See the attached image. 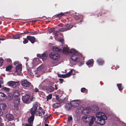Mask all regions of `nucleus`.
I'll list each match as a JSON object with an SVG mask.
<instances>
[{
	"mask_svg": "<svg viewBox=\"0 0 126 126\" xmlns=\"http://www.w3.org/2000/svg\"><path fill=\"white\" fill-rule=\"evenodd\" d=\"M7 84L9 86H11L13 88L16 87L19 84V82L12 81H9Z\"/></svg>",
	"mask_w": 126,
	"mask_h": 126,
	"instance_id": "0eeeda50",
	"label": "nucleus"
},
{
	"mask_svg": "<svg viewBox=\"0 0 126 126\" xmlns=\"http://www.w3.org/2000/svg\"><path fill=\"white\" fill-rule=\"evenodd\" d=\"M3 61L1 59H0V66H1L3 63Z\"/></svg>",
	"mask_w": 126,
	"mask_h": 126,
	"instance_id": "5fc2aeb1",
	"label": "nucleus"
},
{
	"mask_svg": "<svg viewBox=\"0 0 126 126\" xmlns=\"http://www.w3.org/2000/svg\"><path fill=\"white\" fill-rule=\"evenodd\" d=\"M72 117L71 116L69 117L68 118L67 121L70 122V121L72 120Z\"/></svg>",
	"mask_w": 126,
	"mask_h": 126,
	"instance_id": "37998d69",
	"label": "nucleus"
},
{
	"mask_svg": "<svg viewBox=\"0 0 126 126\" xmlns=\"http://www.w3.org/2000/svg\"><path fill=\"white\" fill-rule=\"evenodd\" d=\"M20 34H16L15 35H14L13 36V39H18L20 37V36H19V35Z\"/></svg>",
	"mask_w": 126,
	"mask_h": 126,
	"instance_id": "cd10ccee",
	"label": "nucleus"
},
{
	"mask_svg": "<svg viewBox=\"0 0 126 126\" xmlns=\"http://www.w3.org/2000/svg\"><path fill=\"white\" fill-rule=\"evenodd\" d=\"M30 97V96L28 94H26L22 97V100L23 102L25 103H27Z\"/></svg>",
	"mask_w": 126,
	"mask_h": 126,
	"instance_id": "1a4fd4ad",
	"label": "nucleus"
},
{
	"mask_svg": "<svg viewBox=\"0 0 126 126\" xmlns=\"http://www.w3.org/2000/svg\"><path fill=\"white\" fill-rule=\"evenodd\" d=\"M4 124L2 123H0V126H3Z\"/></svg>",
	"mask_w": 126,
	"mask_h": 126,
	"instance_id": "0e129e2a",
	"label": "nucleus"
},
{
	"mask_svg": "<svg viewBox=\"0 0 126 126\" xmlns=\"http://www.w3.org/2000/svg\"><path fill=\"white\" fill-rule=\"evenodd\" d=\"M16 72H21L22 70V64H18L16 68Z\"/></svg>",
	"mask_w": 126,
	"mask_h": 126,
	"instance_id": "f8f14e48",
	"label": "nucleus"
},
{
	"mask_svg": "<svg viewBox=\"0 0 126 126\" xmlns=\"http://www.w3.org/2000/svg\"><path fill=\"white\" fill-rule=\"evenodd\" d=\"M49 56L52 59L55 60L58 59L60 57L58 53L55 52H52L50 53Z\"/></svg>",
	"mask_w": 126,
	"mask_h": 126,
	"instance_id": "39448f33",
	"label": "nucleus"
},
{
	"mask_svg": "<svg viewBox=\"0 0 126 126\" xmlns=\"http://www.w3.org/2000/svg\"><path fill=\"white\" fill-rule=\"evenodd\" d=\"M59 80L60 81V83H63V79H59Z\"/></svg>",
	"mask_w": 126,
	"mask_h": 126,
	"instance_id": "864d4df0",
	"label": "nucleus"
},
{
	"mask_svg": "<svg viewBox=\"0 0 126 126\" xmlns=\"http://www.w3.org/2000/svg\"><path fill=\"white\" fill-rule=\"evenodd\" d=\"M6 107V105L4 104H0V110H4Z\"/></svg>",
	"mask_w": 126,
	"mask_h": 126,
	"instance_id": "412c9836",
	"label": "nucleus"
},
{
	"mask_svg": "<svg viewBox=\"0 0 126 126\" xmlns=\"http://www.w3.org/2000/svg\"><path fill=\"white\" fill-rule=\"evenodd\" d=\"M45 126H48V125L47 124H45Z\"/></svg>",
	"mask_w": 126,
	"mask_h": 126,
	"instance_id": "774afa93",
	"label": "nucleus"
},
{
	"mask_svg": "<svg viewBox=\"0 0 126 126\" xmlns=\"http://www.w3.org/2000/svg\"><path fill=\"white\" fill-rule=\"evenodd\" d=\"M96 62L99 65H102L104 63V61L101 58H99L97 59Z\"/></svg>",
	"mask_w": 126,
	"mask_h": 126,
	"instance_id": "4468645a",
	"label": "nucleus"
},
{
	"mask_svg": "<svg viewBox=\"0 0 126 126\" xmlns=\"http://www.w3.org/2000/svg\"><path fill=\"white\" fill-rule=\"evenodd\" d=\"M52 97V94H51L48 95L47 97V100L48 101L49 100L51 99Z\"/></svg>",
	"mask_w": 126,
	"mask_h": 126,
	"instance_id": "72a5a7b5",
	"label": "nucleus"
},
{
	"mask_svg": "<svg viewBox=\"0 0 126 126\" xmlns=\"http://www.w3.org/2000/svg\"><path fill=\"white\" fill-rule=\"evenodd\" d=\"M21 85L23 86L26 87H29L30 86L33 87L31 83L29 82L27 80H23L20 82Z\"/></svg>",
	"mask_w": 126,
	"mask_h": 126,
	"instance_id": "423d86ee",
	"label": "nucleus"
},
{
	"mask_svg": "<svg viewBox=\"0 0 126 126\" xmlns=\"http://www.w3.org/2000/svg\"><path fill=\"white\" fill-rule=\"evenodd\" d=\"M20 95V93L17 90H15L14 91L13 95V96L15 97H17L18 96Z\"/></svg>",
	"mask_w": 126,
	"mask_h": 126,
	"instance_id": "aec40b11",
	"label": "nucleus"
},
{
	"mask_svg": "<svg viewBox=\"0 0 126 126\" xmlns=\"http://www.w3.org/2000/svg\"><path fill=\"white\" fill-rule=\"evenodd\" d=\"M5 61L9 63H11L12 62L11 60L10 59H5Z\"/></svg>",
	"mask_w": 126,
	"mask_h": 126,
	"instance_id": "de8ad7c7",
	"label": "nucleus"
},
{
	"mask_svg": "<svg viewBox=\"0 0 126 126\" xmlns=\"http://www.w3.org/2000/svg\"><path fill=\"white\" fill-rule=\"evenodd\" d=\"M66 19L68 20L69 22H72V18L71 17H67L66 18Z\"/></svg>",
	"mask_w": 126,
	"mask_h": 126,
	"instance_id": "a18cd8bd",
	"label": "nucleus"
},
{
	"mask_svg": "<svg viewBox=\"0 0 126 126\" xmlns=\"http://www.w3.org/2000/svg\"><path fill=\"white\" fill-rule=\"evenodd\" d=\"M96 117L94 118V116L90 118L88 115H85L82 116V119L84 122L85 123H89L90 126H92L94 123V120L95 122L101 125H103L105 123V120L107 119V118L103 113L101 112H98L96 114Z\"/></svg>",
	"mask_w": 126,
	"mask_h": 126,
	"instance_id": "f257e3e1",
	"label": "nucleus"
},
{
	"mask_svg": "<svg viewBox=\"0 0 126 126\" xmlns=\"http://www.w3.org/2000/svg\"><path fill=\"white\" fill-rule=\"evenodd\" d=\"M84 63V61H83L81 62H80L79 63V66H81Z\"/></svg>",
	"mask_w": 126,
	"mask_h": 126,
	"instance_id": "09e8293b",
	"label": "nucleus"
},
{
	"mask_svg": "<svg viewBox=\"0 0 126 126\" xmlns=\"http://www.w3.org/2000/svg\"><path fill=\"white\" fill-rule=\"evenodd\" d=\"M58 76L60 78H66V76H65V74L63 75L59 74L58 75Z\"/></svg>",
	"mask_w": 126,
	"mask_h": 126,
	"instance_id": "e433bc0d",
	"label": "nucleus"
},
{
	"mask_svg": "<svg viewBox=\"0 0 126 126\" xmlns=\"http://www.w3.org/2000/svg\"><path fill=\"white\" fill-rule=\"evenodd\" d=\"M69 53L72 54V55H74L76 56L79 55V53L77 51H75L74 49H71L69 51Z\"/></svg>",
	"mask_w": 126,
	"mask_h": 126,
	"instance_id": "dca6fc26",
	"label": "nucleus"
},
{
	"mask_svg": "<svg viewBox=\"0 0 126 126\" xmlns=\"http://www.w3.org/2000/svg\"><path fill=\"white\" fill-rule=\"evenodd\" d=\"M69 49V48L67 47H63V53L64 54H67L69 53V52L68 51Z\"/></svg>",
	"mask_w": 126,
	"mask_h": 126,
	"instance_id": "2eb2a0df",
	"label": "nucleus"
},
{
	"mask_svg": "<svg viewBox=\"0 0 126 126\" xmlns=\"http://www.w3.org/2000/svg\"><path fill=\"white\" fill-rule=\"evenodd\" d=\"M45 110H44L43 109H42L41 111V112L43 114H44L45 113Z\"/></svg>",
	"mask_w": 126,
	"mask_h": 126,
	"instance_id": "bf43d9fd",
	"label": "nucleus"
},
{
	"mask_svg": "<svg viewBox=\"0 0 126 126\" xmlns=\"http://www.w3.org/2000/svg\"><path fill=\"white\" fill-rule=\"evenodd\" d=\"M59 32V31H58H58H54L53 33V34L55 35V36H57L59 35V34H58Z\"/></svg>",
	"mask_w": 126,
	"mask_h": 126,
	"instance_id": "f704fd0d",
	"label": "nucleus"
},
{
	"mask_svg": "<svg viewBox=\"0 0 126 126\" xmlns=\"http://www.w3.org/2000/svg\"><path fill=\"white\" fill-rule=\"evenodd\" d=\"M2 89V90L6 92H9L10 90V88L5 87H3Z\"/></svg>",
	"mask_w": 126,
	"mask_h": 126,
	"instance_id": "473e14b6",
	"label": "nucleus"
},
{
	"mask_svg": "<svg viewBox=\"0 0 126 126\" xmlns=\"http://www.w3.org/2000/svg\"><path fill=\"white\" fill-rule=\"evenodd\" d=\"M30 32H28L27 31H26V32H25L23 33H21L20 34H27V33H28L30 34Z\"/></svg>",
	"mask_w": 126,
	"mask_h": 126,
	"instance_id": "603ef678",
	"label": "nucleus"
},
{
	"mask_svg": "<svg viewBox=\"0 0 126 126\" xmlns=\"http://www.w3.org/2000/svg\"><path fill=\"white\" fill-rule=\"evenodd\" d=\"M44 119L45 120H48V115H47L46 114L44 117Z\"/></svg>",
	"mask_w": 126,
	"mask_h": 126,
	"instance_id": "a19ab883",
	"label": "nucleus"
},
{
	"mask_svg": "<svg viewBox=\"0 0 126 126\" xmlns=\"http://www.w3.org/2000/svg\"><path fill=\"white\" fill-rule=\"evenodd\" d=\"M64 26L65 28H62L58 29L59 31L63 32L68 31L73 27V25L70 23H67L65 24Z\"/></svg>",
	"mask_w": 126,
	"mask_h": 126,
	"instance_id": "20e7f679",
	"label": "nucleus"
},
{
	"mask_svg": "<svg viewBox=\"0 0 126 126\" xmlns=\"http://www.w3.org/2000/svg\"><path fill=\"white\" fill-rule=\"evenodd\" d=\"M25 126H33L29 124H26L25 125Z\"/></svg>",
	"mask_w": 126,
	"mask_h": 126,
	"instance_id": "052dcab7",
	"label": "nucleus"
},
{
	"mask_svg": "<svg viewBox=\"0 0 126 126\" xmlns=\"http://www.w3.org/2000/svg\"><path fill=\"white\" fill-rule=\"evenodd\" d=\"M54 29L53 28L50 29L49 31V32L50 33H52L54 31Z\"/></svg>",
	"mask_w": 126,
	"mask_h": 126,
	"instance_id": "3c124183",
	"label": "nucleus"
},
{
	"mask_svg": "<svg viewBox=\"0 0 126 126\" xmlns=\"http://www.w3.org/2000/svg\"><path fill=\"white\" fill-rule=\"evenodd\" d=\"M91 107H87L84 109V110H86V112L88 113L90 111H91Z\"/></svg>",
	"mask_w": 126,
	"mask_h": 126,
	"instance_id": "5701e85b",
	"label": "nucleus"
},
{
	"mask_svg": "<svg viewBox=\"0 0 126 126\" xmlns=\"http://www.w3.org/2000/svg\"><path fill=\"white\" fill-rule=\"evenodd\" d=\"M86 88H81V91L82 92H84L85 91Z\"/></svg>",
	"mask_w": 126,
	"mask_h": 126,
	"instance_id": "8fccbe9b",
	"label": "nucleus"
},
{
	"mask_svg": "<svg viewBox=\"0 0 126 126\" xmlns=\"http://www.w3.org/2000/svg\"><path fill=\"white\" fill-rule=\"evenodd\" d=\"M6 117L10 121L12 120L14 118V117L13 115L9 113L6 115Z\"/></svg>",
	"mask_w": 126,
	"mask_h": 126,
	"instance_id": "ddd939ff",
	"label": "nucleus"
},
{
	"mask_svg": "<svg viewBox=\"0 0 126 126\" xmlns=\"http://www.w3.org/2000/svg\"><path fill=\"white\" fill-rule=\"evenodd\" d=\"M36 110H35L34 112V114L35 113V114L36 115H38L39 116H41V118H42L43 117V116H41L42 114L41 113L40 111H36Z\"/></svg>",
	"mask_w": 126,
	"mask_h": 126,
	"instance_id": "393cba45",
	"label": "nucleus"
},
{
	"mask_svg": "<svg viewBox=\"0 0 126 126\" xmlns=\"http://www.w3.org/2000/svg\"><path fill=\"white\" fill-rule=\"evenodd\" d=\"M83 18L82 17L80 19V21H79V22H82L83 21Z\"/></svg>",
	"mask_w": 126,
	"mask_h": 126,
	"instance_id": "e2e57ef3",
	"label": "nucleus"
},
{
	"mask_svg": "<svg viewBox=\"0 0 126 126\" xmlns=\"http://www.w3.org/2000/svg\"><path fill=\"white\" fill-rule=\"evenodd\" d=\"M18 61H16L14 62V64L15 65H16L18 63Z\"/></svg>",
	"mask_w": 126,
	"mask_h": 126,
	"instance_id": "680f3d73",
	"label": "nucleus"
},
{
	"mask_svg": "<svg viewBox=\"0 0 126 126\" xmlns=\"http://www.w3.org/2000/svg\"><path fill=\"white\" fill-rule=\"evenodd\" d=\"M44 66L43 65H41L38 67L37 68V69L38 70H41L44 68Z\"/></svg>",
	"mask_w": 126,
	"mask_h": 126,
	"instance_id": "2f4dec72",
	"label": "nucleus"
},
{
	"mask_svg": "<svg viewBox=\"0 0 126 126\" xmlns=\"http://www.w3.org/2000/svg\"><path fill=\"white\" fill-rule=\"evenodd\" d=\"M80 103V102L78 100L72 101L69 104L66 105V106L68 105V108L69 110L71 109L72 107L76 108L78 106Z\"/></svg>",
	"mask_w": 126,
	"mask_h": 126,
	"instance_id": "7ed1b4c3",
	"label": "nucleus"
},
{
	"mask_svg": "<svg viewBox=\"0 0 126 126\" xmlns=\"http://www.w3.org/2000/svg\"><path fill=\"white\" fill-rule=\"evenodd\" d=\"M20 99L18 98H16L14 102V109L17 110L19 109L18 105L19 104Z\"/></svg>",
	"mask_w": 126,
	"mask_h": 126,
	"instance_id": "6e6552de",
	"label": "nucleus"
},
{
	"mask_svg": "<svg viewBox=\"0 0 126 126\" xmlns=\"http://www.w3.org/2000/svg\"><path fill=\"white\" fill-rule=\"evenodd\" d=\"M34 91L35 92H37L39 91V90L37 88H36L34 89Z\"/></svg>",
	"mask_w": 126,
	"mask_h": 126,
	"instance_id": "6e6d98bb",
	"label": "nucleus"
},
{
	"mask_svg": "<svg viewBox=\"0 0 126 126\" xmlns=\"http://www.w3.org/2000/svg\"><path fill=\"white\" fill-rule=\"evenodd\" d=\"M28 40L27 38H25L24 41L23 42L24 44H26L28 43Z\"/></svg>",
	"mask_w": 126,
	"mask_h": 126,
	"instance_id": "58836bf2",
	"label": "nucleus"
},
{
	"mask_svg": "<svg viewBox=\"0 0 126 126\" xmlns=\"http://www.w3.org/2000/svg\"><path fill=\"white\" fill-rule=\"evenodd\" d=\"M54 89V88L52 86L49 87L48 88V90L50 92H52Z\"/></svg>",
	"mask_w": 126,
	"mask_h": 126,
	"instance_id": "c756f323",
	"label": "nucleus"
},
{
	"mask_svg": "<svg viewBox=\"0 0 126 126\" xmlns=\"http://www.w3.org/2000/svg\"><path fill=\"white\" fill-rule=\"evenodd\" d=\"M27 38L32 44L36 42V38L34 36L28 35L27 37Z\"/></svg>",
	"mask_w": 126,
	"mask_h": 126,
	"instance_id": "9d476101",
	"label": "nucleus"
},
{
	"mask_svg": "<svg viewBox=\"0 0 126 126\" xmlns=\"http://www.w3.org/2000/svg\"><path fill=\"white\" fill-rule=\"evenodd\" d=\"M61 42L62 44H63V39H60L59 40Z\"/></svg>",
	"mask_w": 126,
	"mask_h": 126,
	"instance_id": "13d9d810",
	"label": "nucleus"
},
{
	"mask_svg": "<svg viewBox=\"0 0 126 126\" xmlns=\"http://www.w3.org/2000/svg\"><path fill=\"white\" fill-rule=\"evenodd\" d=\"M61 48H59L58 47L55 46H53L52 48V49L53 50L57 52L60 51L61 50Z\"/></svg>",
	"mask_w": 126,
	"mask_h": 126,
	"instance_id": "4be33fe9",
	"label": "nucleus"
},
{
	"mask_svg": "<svg viewBox=\"0 0 126 126\" xmlns=\"http://www.w3.org/2000/svg\"><path fill=\"white\" fill-rule=\"evenodd\" d=\"M61 106V104L60 102H59L58 103H55L53 105V107L55 108V109H56L59 108Z\"/></svg>",
	"mask_w": 126,
	"mask_h": 126,
	"instance_id": "f3484780",
	"label": "nucleus"
},
{
	"mask_svg": "<svg viewBox=\"0 0 126 126\" xmlns=\"http://www.w3.org/2000/svg\"><path fill=\"white\" fill-rule=\"evenodd\" d=\"M39 110H41L43 109L41 107H39Z\"/></svg>",
	"mask_w": 126,
	"mask_h": 126,
	"instance_id": "338daca9",
	"label": "nucleus"
},
{
	"mask_svg": "<svg viewBox=\"0 0 126 126\" xmlns=\"http://www.w3.org/2000/svg\"><path fill=\"white\" fill-rule=\"evenodd\" d=\"M12 67V65H9L6 67V71H10Z\"/></svg>",
	"mask_w": 126,
	"mask_h": 126,
	"instance_id": "bb28decb",
	"label": "nucleus"
},
{
	"mask_svg": "<svg viewBox=\"0 0 126 126\" xmlns=\"http://www.w3.org/2000/svg\"><path fill=\"white\" fill-rule=\"evenodd\" d=\"M37 32L36 31H35L34 32H30L29 34L31 35H35L37 34Z\"/></svg>",
	"mask_w": 126,
	"mask_h": 126,
	"instance_id": "c9c22d12",
	"label": "nucleus"
},
{
	"mask_svg": "<svg viewBox=\"0 0 126 126\" xmlns=\"http://www.w3.org/2000/svg\"><path fill=\"white\" fill-rule=\"evenodd\" d=\"M3 78L2 77H0V84H3Z\"/></svg>",
	"mask_w": 126,
	"mask_h": 126,
	"instance_id": "49530a36",
	"label": "nucleus"
},
{
	"mask_svg": "<svg viewBox=\"0 0 126 126\" xmlns=\"http://www.w3.org/2000/svg\"><path fill=\"white\" fill-rule=\"evenodd\" d=\"M73 18L76 20H78L80 18L79 16H75L73 17Z\"/></svg>",
	"mask_w": 126,
	"mask_h": 126,
	"instance_id": "4c0bfd02",
	"label": "nucleus"
},
{
	"mask_svg": "<svg viewBox=\"0 0 126 126\" xmlns=\"http://www.w3.org/2000/svg\"><path fill=\"white\" fill-rule=\"evenodd\" d=\"M39 88L42 90H45L47 89L46 86L43 85H40L39 86Z\"/></svg>",
	"mask_w": 126,
	"mask_h": 126,
	"instance_id": "7c9ffc66",
	"label": "nucleus"
},
{
	"mask_svg": "<svg viewBox=\"0 0 126 126\" xmlns=\"http://www.w3.org/2000/svg\"><path fill=\"white\" fill-rule=\"evenodd\" d=\"M117 86L118 87L119 90H121L123 89V88L122 86V84L121 83L118 84Z\"/></svg>",
	"mask_w": 126,
	"mask_h": 126,
	"instance_id": "a878e982",
	"label": "nucleus"
},
{
	"mask_svg": "<svg viewBox=\"0 0 126 126\" xmlns=\"http://www.w3.org/2000/svg\"><path fill=\"white\" fill-rule=\"evenodd\" d=\"M56 99L58 100V102H60V101H59V100H60V99H59V97L57 96V95H56Z\"/></svg>",
	"mask_w": 126,
	"mask_h": 126,
	"instance_id": "4d7b16f0",
	"label": "nucleus"
},
{
	"mask_svg": "<svg viewBox=\"0 0 126 126\" xmlns=\"http://www.w3.org/2000/svg\"><path fill=\"white\" fill-rule=\"evenodd\" d=\"M78 55H78L76 56L72 55L71 57V59L72 60L74 61L77 62H78L80 60L79 58L77 57V56Z\"/></svg>",
	"mask_w": 126,
	"mask_h": 126,
	"instance_id": "9b49d317",
	"label": "nucleus"
},
{
	"mask_svg": "<svg viewBox=\"0 0 126 126\" xmlns=\"http://www.w3.org/2000/svg\"><path fill=\"white\" fill-rule=\"evenodd\" d=\"M0 95L2 97L6 98V96L5 94L3 93H0Z\"/></svg>",
	"mask_w": 126,
	"mask_h": 126,
	"instance_id": "ea45409f",
	"label": "nucleus"
},
{
	"mask_svg": "<svg viewBox=\"0 0 126 126\" xmlns=\"http://www.w3.org/2000/svg\"><path fill=\"white\" fill-rule=\"evenodd\" d=\"M94 61L93 59H90L86 62V64L88 66L93 65L94 64Z\"/></svg>",
	"mask_w": 126,
	"mask_h": 126,
	"instance_id": "a211bd4d",
	"label": "nucleus"
},
{
	"mask_svg": "<svg viewBox=\"0 0 126 126\" xmlns=\"http://www.w3.org/2000/svg\"><path fill=\"white\" fill-rule=\"evenodd\" d=\"M37 107L38 105L37 104L35 103L33 104L32 108L30 110L31 116L28 119V124L33 126V122L34 118V112L35 110H36Z\"/></svg>",
	"mask_w": 126,
	"mask_h": 126,
	"instance_id": "f03ea898",
	"label": "nucleus"
},
{
	"mask_svg": "<svg viewBox=\"0 0 126 126\" xmlns=\"http://www.w3.org/2000/svg\"><path fill=\"white\" fill-rule=\"evenodd\" d=\"M64 15L65 14L64 13L61 12L60 14L56 15L54 16L58 18L61 17L62 16H64Z\"/></svg>",
	"mask_w": 126,
	"mask_h": 126,
	"instance_id": "b1692460",
	"label": "nucleus"
},
{
	"mask_svg": "<svg viewBox=\"0 0 126 126\" xmlns=\"http://www.w3.org/2000/svg\"><path fill=\"white\" fill-rule=\"evenodd\" d=\"M5 39L4 38H1L0 39V40L3 41Z\"/></svg>",
	"mask_w": 126,
	"mask_h": 126,
	"instance_id": "69168bd1",
	"label": "nucleus"
},
{
	"mask_svg": "<svg viewBox=\"0 0 126 126\" xmlns=\"http://www.w3.org/2000/svg\"><path fill=\"white\" fill-rule=\"evenodd\" d=\"M73 71V70H71L69 72L66 74H65L66 78L70 77L71 75V73Z\"/></svg>",
	"mask_w": 126,
	"mask_h": 126,
	"instance_id": "c85d7f7f",
	"label": "nucleus"
},
{
	"mask_svg": "<svg viewBox=\"0 0 126 126\" xmlns=\"http://www.w3.org/2000/svg\"><path fill=\"white\" fill-rule=\"evenodd\" d=\"M47 56V55L45 53H43L42 54L41 56H40V57L44 58L45 57H46Z\"/></svg>",
	"mask_w": 126,
	"mask_h": 126,
	"instance_id": "c03bdc74",
	"label": "nucleus"
},
{
	"mask_svg": "<svg viewBox=\"0 0 126 126\" xmlns=\"http://www.w3.org/2000/svg\"><path fill=\"white\" fill-rule=\"evenodd\" d=\"M30 98L31 101H34L35 100V97H34L33 96H31Z\"/></svg>",
	"mask_w": 126,
	"mask_h": 126,
	"instance_id": "79ce46f5",
	"label": "nucleus"
},
{
	"mask_svg": "<svg viewBox=\"0 0 126 126\" xmlns=\"http://www.w3.org/2000/svg\"><path fill=\"white\" fill-rule=\"evenodd\" d=\"M98 107L95 106H94L93 107H91V111L94 112H96V111L98 110Z\"/></svg>",
	"mask_w": 126,
	"mask_h": 126,
	"instance_id": "6ab92c4d",
	"label": "nucleus"
}]
</instances>
